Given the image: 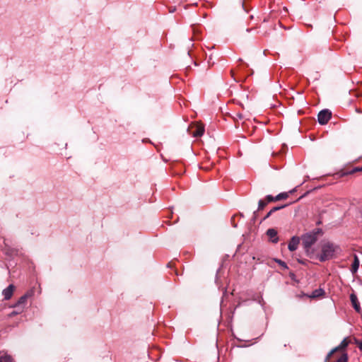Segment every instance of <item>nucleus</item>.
Segmentation results:
<instances>
[{"label":"nucleus","mask_w":362,"mask_h":362,"mask_svg":"<svg viewBox=\"0 0 362 362\" xmlns=\"http://www.w3.org/2000/svg\"><path fill=\"white\" fill-rule=\"evenodd\" d=\"M339 247L329 241L325 242L321 246V252L318 255V259L320 262H325L334 257Z\"/></svg>","instance_id":"nucleus-1"},{"label":"nucleus","mask_w":362,"mask_h":362,"mask_svg":"<svg viewBox=\"0 0 362 362\" xmlns=\"http://www.w3.org/2000/svg\"><path fill=\"white\" fill-rule=\"evenodd\" d=\"M322 233V231L320 228H315L313 231L308 233L302 236L303 245L306 251H308L311 246L315 243V242L317 240L319 235Z\"/></svg>","instance_id":"nucleus-2"},{"label":"nucleus","mask_w":362,"mask_h":362,"mask_svg":"<svg viewBox=\"0 0 362 362\" xmlns=\"http://www.w3.org/2000/svg\"><path fill=\"white\" fill-rule=\"evenodd\" d=\"M332 113L328 110H321L317 115V121L320 124H325L330 119Z\"/></svg>","instance_id":"nucleus-3"},{"label":"nucleus","mask_w":362,"mask_h":362,"mask_svg":"<svg viewBox=\"0 0 362 362\" xmlns=\"http://www.w3.org/2000/svg\"><path fill=\"white\" fill-rule=\"evenodd\" d=\"M29 296H30V294H29V293H25V295L22 296L19 298L18 302L13 305V308H22V310H23L26 305L27 299Z\"/></svg>","instance_id":"nucleus-4"},{"label":"nucleus","mask_w":362,"mask_h":362,"mask_svg":"<svg viewBox=\"0 0 362 362\" xmlns=\"http://www.w3.org/2000/svg\"><path fill=\"white\" fill-rule=\"evenodd\" d=\"M277 231L274 228H269L267 230V235L272 243H276L279 241Z\"/></svg>","instance_id":"nucleus-5"},{"label":"nucleus","mask_w":362,"mask_h":362,"mask_svg":"<svg viewBox=\"0 0 362 362\" xmlns=\"http://www.w3.org/2000/svg\"><path fill=\"white\" fill-rule=\"evenodd\" d=\"M14 286L12 284H10L8 287L3 290L2 294L5 300H9L13 293Z\"/></svg>","instance_id":"nucleus-6"},{"label":"nucleus","mask_w":362,"mask_h":362,"mask_svg":"<svg viewBox=\"0 0 362 362\" xmlns=\"http://www.w3.org/2000/svg\"><path fill=\"white\" fill-rule=\"evenodd\" d=\"M350 300H351V302L352 305H353L354 308L355 309V310L357 313H360L361 309L357 296L354 293H351L350 295Z\"/></svg>","instance_id":"nucleus-7"},{"label":"nucleus","mask_w":362,"mask_h":362,"mask_svg":"<svg viewBox=\"0 0 362 362\" xmlns=\"http://www.w3.org/2000/svg\"><path fill=\"white\" fill-rule=\"evenodd\" d=\"M299 238L293 236L289 241L288 248L290 251H295L298 248Z\"/></svg>","instance_id":"nucleus-8"},{"label":"nucleus","mask_w":362,"mask_h":362,"mask_svg":"<svg viewBox=\"0 0 362 362\" xmlns=\"http://www.w3.org/2000/svg\"><path fill=\"white\" fill-rule=\"evenodd\" d=\"M194 128L195 129L190 132L194 137H199L203 135L204 127L202 125H196Z\"/></svg>","instance_id":"nucleus-9"},{"label":"nucleus","mask_w":362,"mask_h":362,"mask_svg":"<svg viewBox=\"0 0 362 362\" xmlns=\"http://www.w3.org/2000/svg\"><path fill=\"white\" fill-rule=\"evenodd\" d=\"M359 264H360V262H359V259H358V256L356 255H354V262L352 263L351 269V272L353 274H355L357 272L358 267H359Z\"/></svg>","instance_id":"nucleus-10"},{"label":"nucleus","mask_w":362,"mask_h":362,"mask_svg":"<svg viewBox=\"0 0 362 362\" xmlns=\"http://www.w3.org/2000/svg\"><path fill=\"white\" fill-rule=\"evenodd\" d=\"M0 362H13V360L6 352L0 351Z\"/></svg>","instance_id":"nucleus-11"},{"label":"nucleus","mask_w":362,"mask_h":362,"mask_svg":"<svg viewBox=\"0 0 362 362\" xmlns=\"http://www.w3.org/2000/svg\"><path fill=\"white\" fill-rule=\"evenodd\" d=\"M325 291L322 288H317L314 290L312 293L309 296L310 298H315L324 296Z\"/></svg>","instance_id":"nucleus-12"},{"label":"nucleus","mask_w":362,"mask_h":362,"mask_svg":"<svg viewBox=\"0 0 362 362\" xmlns=\"http://www.w3.org/2000/svg\"><path fill=\"white\" fill-rule=\"evenodd\" d=\"M349 344V341L348 340L347 338H344L341 342L340 343V344L337 346L336 348H338V350L339 349H345Z\"/></svg>","instance_id":"nucleus-13"},{"label":"nucleus","mask_w":362,"mask_h":362,"mask_svg":"<svg viewBox=\"0 0 362 362\" xmlns=\"http://www.w3.org/2000/svg\"><path fill=\"white\" fill-rule=\"evenodd\" d=\"M288 197V194L287 192H282L279 194H277L276 197H274L275 200L279 201L281 199H286Z\"/></svg>","instance_id":"nucleus-14"},{"label":"nucleus","mask_w":362,"mask_h":362,"mask_svg":"<svg viewBox=\"0 0 362 362\" xmlns=\"http://www.w3.org/2000/svg\"><path fill=\"white\" fill-rule=\"evenodd\" d=\"M267 204V202L260 199L258 202V210H262Z\"/></svg>","instance_id":"nucleus-15"},{"label":"nucleus","mask_w":362,"mask_h":362,"mask_svg":"<svg viewBox=\"0 0 362 362\" xmlns=\"http://www.w3.org/2000/svg\"><path fill=\"white\" fill-rule=\"evenodd\" d=\"M337 362H348L347 354H343L341 357L337 361Z\"/></svg>","instance_id":"nucleus-16"},{"label":"nucleus","mask_w":362,"mask_h":362,"mask_svg":"<svg viewBox=\"0 0 362 362\" xmlns=\"http://www.w3.org/2000/svg\"><path fill=\"white\" fill-rule=\"evenodd\" d=\"M337 351H338V348H334L333 349H332L329 353L327 355L326 358H325V362H327L329 358L332 356V355L336 352Z\"/></svg>","instance_id":"nucleus-17"},{"label":"nucleus","mask_w":362,"mask_h":362,"mask_svg":"<svg viewBox=\"0 0 362 362\" xmlns=\"http://www.w3.org/2000/svg\"><path fill=\"white\" fill-rule=\"evenodd\" d=\"M337 351H338V348H334L333 349H332L329 353L327 355L326 358H325V362H327L329 358L332 356V355L336 352Z\"/></svg>","instance_id":"nucleus-18"},{"label":"nucleus","mask_w":362,"mask_h":362,"mask_svg":"<svg viewBox=\"0 0 362 362\" xmlns=\"http://www.w3.org/2000/svg\"><path fill=\"white\" fill-rule=\"evenodd\" d=\"M286 206V205H282V206H275V207H273V208L271 209V211H272V213H274V212H275V211H278V210H280V209H281L284 208Z\"/></svg>","instance_id":"nucleus-19"},{"label":"nucleus","mask_w":362,"mask_h":362,"mask_svg":"<svg viewBox=\"0 0 362 362\" xmlns=\"http://www.w3.org/2000/svg\"><path fill=\"white\" fill-rule=\"evenodd\" d=\"M274 201H276L275 199H274V197H273L272 195H267L266 197V202L267 203L271 202H274Z\"/></svg>","instance_id":"nucleus-20"},{"label":"nucleus","mask_w":362,"mask_h":362,"mask_svg":"<svg viewBox=\"0 0 362 362\" xmlns=\"http://www.w3.org/2000/svg\"><path fill=\"white\" fill-rule=\"evenodd\" d=\"M355 343L358 346V349L362 351V341L355 339Z\"/></svg>","instance_id":"nucleus-21"},{"label":"nucleus","mask_w":362,"mask_h":362,"mask_svg":"<svg viewBox=\"0 0 362 362\" xmlns=\"http://www.w3.org/2000/svg\"><path fill=\"white\" fill-rule=\"evenodd\" d=\"M23 310H22V308H17L16 310H14L11 313V315H17V314H19L21 313Z\"/></svg>","instance_id":"nucleus-22"},{"label":"nucleus","mask_w":362,"mask_h":362,"mask_svg":"<svg viewBox=\"0 0 362 362\" xmlns=\"http://www.w3.org/2000/svg\"><path fill=\"white\" fill-rule=\"evenodd\" d=\"M276 262H278V264L279 265H281L282 267L287 268L286 264L284 262H283L280 259H278V260H276Z\"/></svg>","instance_id":"nucleus-23"},{"label":"nucleus","mask_w":362,"mask_h":362,"mask_svg":"<svg viewBox=\"0 0 362 362\" xmlns=\"http://www.w3.org/2000/svg\"><path fill=\"white\" fill-rule=\"evenodd\" d=\"M362 171V166L361 167H356L352 170V173L359 172Z\"/></svg>","instance_id":"nucleus-24"},{"label":"nucleus","mask_w":362,"mask_h":362,"mask_svg":"<svg viewBox=\"0 0 362 362\" xmlns=\"http://www.w3.org/2000/svg\"><path fill=\"white\" fill-rule=\"evenodd\" d=\"M273 213L272 212V211L270 210L267 214L265 216V217L264 218V220H265L266 218H269Z\"/></svg>","instance_id":"nucleus-25"},{"label":"nucleus","mask_w":362,"mask_h":362,"mask_svg":"<svg viewBox=\"0 0 362 362\" xmlns=\"http://www.w3.org/2000/svg\"><path fill=\"white\" fill-rule=\"evenodd\" d=\"M361 215H362V210H361Z\"/></svg>","instance_id":"nucleus-26"}]
</instances>
